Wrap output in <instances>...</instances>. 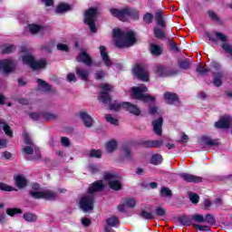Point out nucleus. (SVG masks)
<instances>
[{
  "label": "nucleus",
  "mask_w": 232,
  "mask_h": 232,
  "mask_svg": "<svg viewBox=\"0 0 232 232\" xmlns=\"http://www.w3.org/2000/svg\"><path fill=\"white\" fill-rule=\"evenodd\" d=\"M112 37L115 39L114 44L119 50H122V48H131V46L137 43V37L133 31L123 32L116 28L112 31Z\"/></svg>",
  "instance_id": "f257e3e1"
},
{
  "label": "nucleus",
  "mask_w": 232,
  "mask_h": 232,
  "mask_svg": "<svg viewBox=\"0 0 232 232\" xmlns=\"http://www.w3.org/2000/svg\"><path fill=\"white\" fill-rule=\"evenodd\" d=\"M110 14L112 17H116L119 21H121V23H128L130 19H133V21H139L140 18V13L139 10L130 7V6H125L121 9L119 8H111Z\"/></svg>",
  "instance_id": "f03ea898"
},
{
  "label": "nucleus",
  "mask_w": 232,
  "mask_h": 232,
  "mask_svg": "<svg viewBox=\"0 0 232 232\" xmlns=\"http://www.w3.org/2000/svg\"><path fill=\"white\" fill-rule=\"evenodd\" d=\"M205 35L206 37H208V41L214 43L215 44H218V40L221 41V43H223L221 44L222 50H224L225 53H229L230 56L232 57V45L227 44V35L220 32H206Z\"/></svg>",
  "instance_id": "7ed1b4c3"
},
{
  "label": "nucleus",
  "mask_w": 232,
  "mask_h": 232,
  "mask_svg": "<svg viewBox=\"0 0 232 232\" xmlns=\"http://www.w3.org/2000/svg\"><path fill=\"white\" fill-rule=\"evenodd\" d=\"M148 92V87L146 85H141L138 87L131 88L130 97L135 101H140L148 104V102H155L157 98L155 96H151L150 94L146 93Z\"/></svg>",
  "instance_id": "20e7f679"
},
{
  "label": "nucleus",
  "mask_w": 232,
  "mask_h": 232,
  "mask_svg": "<svg viewBox=\"0 0 232 232\" xmlns=\"http://www.w3.org/2000/svg\"><path fill=\"white\" fill-rule=\"evenodd\" d=\"M99 16V8L91 7L84 13L83 23L89 26L92 34H97V25L95 24L97 17Z\"/></svg>",
  "instance_id": "39448f33"
},
{
  "label": "nucleus",
  "mask_w": 232,
  "mask_h": 232,
  "mask_svg": "<svg viewBox=\"0 0 232 232\" xmlns=\"http://www.w3.org/2000/svg\"><path fill=\"white\" fill-rule=\"evenodd\" d=\"M100 88L102 91L98 95V101L103 104H111L112 101L111 93L113 92V87L110 83H101Z\"/></svg>",
  "instance_id": "423d86ee"
},
{
  "label": "nucleus",
  "mask_w": 232,
  "mask_h": 232,
  "mask_svg": "<svg viewBox=\"0 0 232 232\" xmlns=\"http://www.w3.org/2000/svg\"><path fill=\"white\" fill-rule=\"evenodd\" d=\"M103 179L104 181L108 183L109 188L113 189V191H121V189H122V183L119 180V175L104 172Z\"/></svg>",
  "instance_id": "0eeeda50"
},
{
  "label": "nucleus",
  "mask_w": 232,
  "mask_h": 232,
  "mask_svg": "<svg viewBox=\"0 0 232 232\" xmlns=\"http://www.w3.org/2000/svg\"><path fill=\"white\" fill-rule=\"evenodd\" d=\"M22 61L24 64H27L32 68V70H42L44 68H46V60H39L35 61V58H34L33 55H24L22 58Z\"/></svg>",
  "instance_id": "6e6552de"
},
{
  "label": "nucleus",
  "mask_w": 232,
  "mask_h": 232,
  "mask_svg": "<svg viewBox=\"0 0 232 232\" xmlns=\"http://www.w3.org/2000/svg\"><path fill=\"white\" fill-rule=\"evenodd\" d=\"M95 205V196L88 194L80 198L79 206L84 213H88V211H93V208Z\"/></svg>",
  "instance_id": "1a4fd4ad"
},
{
  "label": "nucleus",
  "mask_w": 232,
  "mask_h": 232,
  "mask_svg": "<svg viewBox=\"0 0 232 232\" xmlns=\"http://www.w3.org/2000/svg\"><path fill=\"white\" fill-rule=\"evenodd\" d=\"M132 73L139 79L140 81H143V82H148L150 81V75L146 71L144 70V67L140 65V63H137L133 68H132Z\"/></svg>",
  "instance_id": "9d476101"
},
{
  "label": "nucleus",
  "mask_w": 232,
  "mask_h": 232,
  "mask_svg": "<svg viewBox=\"0 0 232 232\" xmlns=\"http://www.w3.org/2000/svg\"><path fill=\"white\" fill-rule=\"evenodd\" d=\"M156 73L159 77H175V75H179V71L171 70L165 65H158L156 67Z\"/></svg>",
  "instance_id": "9b49d317"
},
{
  "label": "nucleus",
  "mask_w": 232,
  "mask_h": 232,
  "mask_svg": "<svg viewBox=\"0 0 232 232\" xmlns=\"http://www.w3.org/2000/svg\"><path fill=\"white\" fill-rule=\"evenodd\" d=\"M17 68V62L12 60H2L0 61V72L3 70L4 73H12L15 72Z\"/></svg>",
  "instance_id": "f8f14e48"
},
{
  "label": "nucleus",
  "mask_w": 232,
  "mask_h": 232,
  "mask_svg": "<svg viewBox=\"0 0 232 232\" xmlns=\"http://www.w3.org/2000/svg\"><path fill=\"white\" fill-rule=\"evenodd\" d=\"M163 99L166 104H169V106L180 104V98L179 97V94L175 92H166L163 94Z\"/></svg>",
  "instance_id": "ddd939ff"
},
{
  "label": "nucleus",
  "mask_w": 232,
  "mask_h": 232,
  "mask_svg": "<svg viewBox=\"0 0 232 232\" xmlns=\"http://www.w3.org/2000/svg\"><path fill=\"white\" fill-rule=\"evenodd\" d=\"M122 110L129 111V113H131V115H136V117H139V115H140V113H141L139 106H137L130 102H122Z\"/></svg>",
  "instance_id": "4468645a"
},
{
  "label": "nucleus",
  "mask_w": 232,
  "mask_h": 232,
  "mask_svg": "<svg viewBox=\"0 0 232 232\" xmlns=\"http://www.w3.org/2000/svg\"><path fill=\"white\" fill-rule=\"evenodd\" d=\"M231 126V116L221 117L215 122V128L218 130H227Z\"/></svg>",
  "instance_id": "2eb2a0df"
},
{
  "label": "nucleus",
  "mask_w": 232,
  "mask_h": 232,
  "mask_svg": "<svg viewBox=\"0 0 232 232\" xmlns=\"http://www.w3.org/2000/svg\"><path fill=\"white\" fill-rule=\"evenodd\" d=\"M180 179L184 180L185 182H190L193 184H200L204 179L202 177L195 176L193 174L188 173H180L179 174Z\"/></svg>",
  "instance_id": "dca6fc26"
},
{
  "label": "nucleus",
  "mask_w": 232,
  "mask_h": 232,
  "mask_svg": "<svg viewBox=\"0 0 232 232\" xmlns=\"http://www.w3.org/2000/svg\"><path fill=\"white\" fill-rule=\"evenodd\" d=\"M76 61L77 63H82L85 66H92L93 64V59H92V56L86 51L80 53L76 57Z\"/></svg>",
  "instance_id": "f3484780"
},
{
  "label": "nucleus",
  "mask_w": 232,
  "mask_h": 232,
  "mask_svg": "<svg viewBox=\"0 0 232 232\" xmlns=\"http://www.w3.org/2000/svg\"><path fill=\"white\" fill-rule=\"evenodd\" d=\"M104 190V183L102 180H96L88 188L89 195H93L94 193H99Z\"/></svg>",
  "instance_id": "a211bd4d"
},
{
  "label": "nucleus",
  "mask_w": 232,
  "mask_h": 232,
  "mask_svg": "<svg viewBox=\"0 0 232 232\" xmlns=\"http://www.w3.org/2000/svg\"><path fill=\"white\" fill-rule=\"evenodd\" d=\"M100 53H101L102 61H103L105 66H107L108 68L113 66V62L111 61V59H110V55L106 52V46L104 45L100 46Z\"/></svg>",
  "instance_id": "6ab92c4d"
},
{
  "label": "nucleus",
  "mask_w": 232,
  "mask_h": 232,
  "mask_svg": "<svg viewBox=\"0 0 232 232\" xmlns=\"http://www.w3.org/2000/svg\"><path fill=\"white\" fill-rule=\"evenodd\" d=\"M201 142L205 144V146H209L213 148V146H220V141L218 139H212L211 136L203 135L201 136Z\"/></svg>",
  "instance_id": "aec40b11"
},
{
  "label": "nucleus",
  "mask_w": 232,
  "mask_h": 232,
  "mask_svg": "<svg viewBox=\"0 0 232 232\" xmlns=\"http://www.w3.org/2000/svg\"><path fill=\"white\" fill-rule=\"evenodd\" d=\"M162 124H164V119L160 117L152 121L153 131L156 135H162Z\"/></svg>",
  "instance_id": "412c9836"
},
{
  "label": "nucleus",
  "mask_w": 232,
  "mask_h": 232,
  "mask_svg": "<svg viewBox=\"0 0 232 232\" xmlns=\"http://www.w3.org/2000/svg\"><path fill=\"white\" fill-rule=\"evenodd\" d=\"M80 118L82 119L85 128H92L93 126V118L86 111H80Z\"/></svg>",
  "instance_id": "4be33fe9"
},
{
  "label": "nucleus",
  "mask_w": 232,
  "mask_h": 232,
  "mask_svg": "<svg viewBox=\"0 0 232 232\" xmlns=\"http://www.w3.org/2000/svg\"><path fill=\"white\" fill-rule=\"evenodd\" d=\"M76 75L82 81L87 82L88 79H90V71L88 69H82L79 66L75 68Z\"/></svg>",
  "instance_id": "5701e85b"
},
{
  "label": "nucleus",
  "mask_w": 232,
  "mask_h": 232,
  "mask_svg": "<svg viewBox=\"0 0 232 232\" xmlns=\"http://www.w3.org/2000/svg\"><path fill=\"white\" fill-rule=\"evenodd\" d=\"M163 141L160 140H144L140 142V145L143 148H160V146H162Z\"/></svg>",
  "instance_id": "b1692460"
},
{
  "label": "nucleus",
  "mask_w": 232,
  "mask_h": 232,
  "mask_svg": "<svg viewBox=\"0 0 232 232\" xmlns=\"http://www.w3.org/2000/svg\"><path fill=\"white\" fill-rule=\"evenodd\" d=\"M15 180V186L16 188H19V189H24L26 186H28V179L24 178L23 175H18L14 178Z\"/></svg>",
  "instance_id": "393cba45"
},
{
  "label": "nucleus",
  "mask_w": 232,
  "mask_h": 232,
  "mask_svg": "<svg viewBox=\"0 0 232 232\" xmlns=\"http://www.w3.org/2000/svg\"><path fill=\"white\" fill-rule=\"evenodd\" d=\"M150 50L151 55H153L154 57H160V55H162V53H164V49L162 48V46L156 44H150Z\"/></svg>",
  "instance_id": "a878e982"
},
{
  "label": "nucleus",
  "mask_w": 232,
  "mask_h": 232,
  "mask_svg": "<svg viewBox=\"0 0 232 232\" xmlns=\"http://www.w3.org/2000/svg\"><path fill=\"white\" fill-rule=\"evenodd\" d=\"M224 78V72H218L213 73L212 77V82L214 86L217 88H220L222 86V79Z\"/></svg>",
  "instance_id": "bb28decb"
},
{
  "label": "nucleus",
  "mask_w": 232,
  "mask_h": 232,
  "mask_svg": "<svg viewBox=\"0 0 232 232\" xmlns=\"http://www.w3.org/2000/svg\"><path fill=\"white\" fill-rule=\"evenodd\" d=\"M66 12H72V5L66 3H60L55 9L56 14H66Z\"/></svg>",
  "instance_id": "cd10ccee"
},
{
  "label": "nucleus",
  "mask_w": 232,
  "mask_h": 232,
  "mask_svg": "<svg viewBox=\"0 0 232 232\" xmlns=\"http://www.w3.org/2000/svg\"><path fill=\"white\" fill-rule=\"evenodd\" d=\"M17 47H15L14 44H5L2 46L1 53L3 55H10V53H14L15 52Z\"/></svg>",
  "instance_id": "c85d7f7f"
},
{
  "label": "nucleus",
  "mask_w": 232,
  "mask_h": 232,
  "mask_svg": "<svg viewBox=\"0 0 232 232\" xmlns=\"http://www.w3.org/2000/svg\"><path fill=\"white\" fill-rule=\"evenodd\" d=\"M155 20L158 26H160L161 28H166V22H164V17L162 15L161 10H158L155 13Z\"/></svg>",
  "instance_id": "c756f323"
},
{
  "label": "nucleus",
  "mask_w": 232,
  "mask_h": 232,
  "mask_svg": "<svg viewBox=\"0 0 232 232\" xmlns=\"http://www.w3.org/2000/svg\"><path fill=\"white\" fill-rule=\"evenodd\" d=\"M43 198L44 200L55 201L57 200V192L52 190H45L43 192Z\"/></svg>",
  "instance_id": "7c9ffc66"
},
{
  "label": "nucleus",
  "mask_w": 232,
  "mask_h": 232,
  "mask_svg": "<svg viewBox=\"0 0 232 232\" xmlns=\"http://www.w3.org/2000/svg\"><path fill=\"white\" fill-rule=\"evenodd\" d=\"M179 222L181 226H193V216H181L179 218Z\"/></svg>",
  "instance_id": "2f4dec72"
},
{
  "label": "nucleus",
  "mask_w": 232,
  "mask_h": 232,
  "mask_svg": "<svg viewBox=\"0 0 232 232\" xmlns=\"http://www.w3.org/2000/svg\"><path fill=\"white\" fill-rule=\"evenodd\" d=\"M0 124H3V130L7 137L12 139L14 137V130L10 128V125L5 121H0Z\"/></svg>",
  "instance_id": "473e14b6"
},
{
  "label": "nucleus",
  "mask_w": 232,
  "mask_h": 232,
  "mask_svg": "<svg viewBox=\"0 0 232 232\" xmlns=\"http://www.w3.org/2000/svg\"><path fill=\"white\" fill-rule=\"evenodd\" d=\"M36 82H38L43 92H50L52 90V85L44 81L43 79H36Z\"/></svg>",
  "instance_id": "72a5a7b5"
},
{
  "label": "nucleus",
  "mask_w": 232,
  "mask_h": 232,
  "mask_svg": "<svg viewBox=\"0 0 232 232\" xmlns=\"http://www.w3.org/2000/svg\"><path fill=\"white\" fill-rule=\"evenodd\" d=\"M23 218L25 220V222H37V215L32 212L24 213Z\"/></svg>",
  "instance_id": "f704fd0d"
},
{
  "label": "nucleus",
  "mask_w": 232,
  "mask_h": 232,
  "mask_svg": "<svg viewBox=\"0 0 232 232\" xmlns=\"http://www.w3.org/2000/svg\"><path fill=\"white\" fill-rule=\"evenodd\" d=\"M163 160L164 159L162 158V155L154 154L150 158V164H153V166H159V164H162Z\"/></svg>",
  "instance_id": "c9c22d12"
},
{
  "label": "nucleus",
  "mask_w": 232,
  "mask_h": 232,
  "mask_svg": "<svg viewBox=\"0 0 232 232\" xmlns=\"http://www.w3.org/2000/svg\"><path fill=\"white\" fill-rule=\"evenodd\" d=\"M119 218H117V216H111L106 219L107 226H110L111 227L119 226Z\"/></svg>",
  "instance_id": "e433bc0d"
},
{
  "label": "nucleus",
  "mask_w": 232,
  "mask_h": 232,
  "mask_svg": "<svg viewBox=\"0 0 232 232\" xmlns=\"http://www.w3.org/2000/svg\"><path fill=\"white\" fill-rule=\"evenodd\" d=\"M5 213L8 217H15V215H23V209L17 208H7Z\"/></svg>",
  "instance_id": "4c0bfd02"
},
{
  "label": "nucleus",
  "mask_w": 232,
  "mask_h": 232,
  "mask_svg": "<svg viewBox=\"0 0 232 232\" xmlns=\"http://www.w3.org/2000/svg\"><path fill=\"white\" fill-rule=\"evenodd\" d=\"M179 66L180 70H189L191 68V63L189 62V59L185 58L179 62Z\"/></svg>",
  "instance_id": "58836bf2"
},
{
  "label": "nucleus",
  "mask_w": 232,
  "mask_h": 232,
  "mask_svg": "<svg viewBox=\"0 0 232 232\" xmlns=\"http://www.w3.org/2000/svg\"><path fill=\"white\" fill-rule=\"evenodd\" d=\"M117 146H118L117 140H111L108 141L106 144L107 151H109V153H113V151L117 150Z\"/></svg>",
  "instance_id": "ea45409f"
},
{
  "label": "nucleus",
  "mask_w": 232,
  "mask_h": 232,
  "mask_svg": "<svg viewBox=\"0 0 232 232\" xmlns=\"http://www.w3.org/2000/svg\"><path fill=\"white\" fill-rule=\"evenodd\" d=\"M140 217L144 218V220H154L155 216L151 212H148L145 209H141Z\"/></svg>",
  "instance_id": "a19ab883"
},
{
  "label": "nucleus",
  "mask_w": 232,
  "mask_h": 232,
  "mask_svg": "<svg viewBox=\"0 0 232 232\" xmlns=\"http://www.w3.org/2000/svg\"><path fill=\"white\" fill-rule=\"evenodd\" d=\"M29 32L33 34V35H35V34H39L41 30H43V26L35 24H28Z\"/></svg>",
  "instance_id": "79ce46f5"
},
{
  "label": "nucleus",
  "mask_w": 232,
  "mask_h": 232,
  "mask_svg": "<svg viewBox=\"0 0 232 232\" xmlns=\"http://www.w3.org/2000/svg\"><path fill=\"white\" fill-rule=\"evenodd\" d=\"M154 37H156V39H160V40H162V39H166V33L159 28V27H155L154 28Z\"/></svg>",
  "instance_id": "37998d69"
},
{
  "label": "nucleus",
  "mask_w": 232,
  "mask_h": 232,
  "mask_svg": "<svg viewBox=\"0 0 232 232\" xmlns=\"http://www.w3.org/2000/svg\"><path fill=\"white\" fill-rule=\"evenodd\" d=\"M207 66L208 65L202 66L198 64L196 68L197 73H198L199 75H205V73H209V72H211V69L207 68Z\"/></svg>",
  "instance_id": "c03bdc74"
},
{
  "label": "nucleus",
  "mask_w": 232,
  "mask_h": 232,
  "mask_svg": "<svg viewBox=\"0 0 232 232\" xmlns=\"http://www.w3.org/2000/svg\"><path fill=\"white\" fill-rule=\"evenodd\" d=\"M160 193L161 197H167V198L173 197V192L168 187H162Z\"/></svg>",
  "instance_id": "a18cd8bd"
},
{
  "label": "nucleus",
  "mask_w": 232,
  "mask_h": 232,
  "mask_svg": "<svg viewBox=\"0 0 232 232\" xmlns=\"http://www.w3.org/2000/svg\"><path fill=\"white\" fill-rule=\"evenodd\" d=\"M41 115L43 117V119H44V121H53V119H57V115L53 114L52 112H48V111H42Z\"/></svg>",
  "instance_id": "49530a36"
},
{
  "label": "nucleus",
  "mask_w": 232,
  "mask_h": 232,
  "mask_svg": "<svg viewBox=\"0 0 232 232\" xmlns=\"http://www.w3.org/2000/svg\"><path fill=\"white\" fill-rule=\"evenodd\" d=\"M205 222H207V224H209V226H215V224H217V218H215V216H213L212 214H206Z\"/></svg>",
  "instance_id": "de8ad7c7"
},
{
  "label": "nucleus",
  "mask_w": 232,
  "mask_h": 232,
  "mask_svg": "<svg viewBox=\"0 0 232 232\" xmlns=\"http://www.w3.org/2000/svg\"><path fill=\"white\" fill-rule=\"evenodd\" d=\"M106 72L102 71V70H98L96 71V72L94 73V79L96 81H104V77H106Z\"/></svg>",
  "instance_id": "09e8293b"
},
{
  "label": "nucleus",
  "mask_w": 232,
  "mask_h": 232,
  "mask_svg": "<svg viewBox=\"0 0 232 232\" xmlns=\"http://www.w3.org/2000/svg\"><path fill=\"white\" fill-rule=\"evenodd\" d=\"M192 227H194L195 229H198V231H211V227L206 225H198L194 223L192 224Z\"/></svg>",
  "instance_id": "8fccbe9b"
},
{
  "label": "nucleus",
  "mask_w": 232,
  "mask_h": 232,
  "mask_svg": "<svg viewBox=\"0 0 232 232\" xmlns=\"http://www.w3.org/2000/svg\"><path fill=\"white\" fill-rule=\"evenodd\" d=\"M0 190L1 191H17L15 188L9 186L8 184L5 182H0Z\"/></svg>",
  "instance_id": "3c124183"
},
{
  "label": "nucleus",
  "mask_w": 232,
  "mask_h": 232,
  "mask_svg": "<svg viewBox=\"0 0 232 232\" xmlns=\"http://www.w3.org/2000/svg\"><path fill=\"white\" fill-rule=\"evenodd\" d=\"M168 43H169V48H170L171 52H175V53L180 52V48H179V45H177L175 44V42H173V39L169 38Z\"/></svg>",
  "instance_id": "603ef678"
},
{
  "label": "nucleus",
  "mask_w": 232,
  "mask_h": 232,
  "mask_svg": "<svg viewBox=\"0 0 232 232\" xmlns=\"http://www.w3.org/2000/svg\"><path fill=\"white\" fill-rule=\"evenodd\" d=\"M89 157L91 159H101L102 157V152L99 150H91Z\"/></svg>",
  "instance_id": "864d4df0"
},
{
  "label": "nucleus",
  "mask_w": 232,
  "mask_h": 232,
  "mask_svg": "<svg viewBox=\"0 0 232 232\" xmlns=\"http://www.w3.org/2000/svg\"><path fill=\"white\" fill-rule=\"evenodd\" d=\"M192 220H194V222H198V224H204L205 217L202 214H194L192 216Z\"/></svg>",
  "instance_id": "5fc2aeb1"
},
{
  "label": "nucleus",
  "mask_w": 232,
  "mask_h": 232,
  "mask_svg": "<svg viewBox=\"0 0 232 232\" xmlns=\"http://www.w3.org/2000/svg\"><path fill=\"white\" fill-rule=\"evenodd\" d=\"M143 22L146 24H151V23H153V14L146 13L145 14H143Z\"/></svg>",
  "instance_id": "6e6d98bb"
},
{
  "label": "nucleus",
  "mask_w": 232,
  "mask_h": 232,
  "mask_svg": "<svg viewBox=\"0 0 232 232\" xmlns=\"http://www.w3.org/2000/svg\"><path fill=\"white\" fill-rule=\"evenodd\" d=\"M208 15L212 21H216V23H220V17H218V14H217V13H215L213 10H208Z\"/></svg>",
  "instance_id": "4d7b16f0"
},
{
  "label": "nucleus",
  "mask_w": 232,
  "mask_h": 232,
  "mask_svg": "<svg viewBox=\"0 0 232 232\" xmlns=\"http://www.w3.org/2000/svg\"><path fill=\"white\" fill-rule=\"evenodd\" d=\"M105 119L107 122H110L111 124H113L114 126H119V120L113 118L111 114H106Z\"/></svg>",
  "instance_id": "13d9d810"
},
{
  "label": "nucleus",
  "mask_w": 232,
  "mask_h": 232,
  "mask_svg": "<svg viewBox=\"0 0 232 232\" xmlns=\"http://www.w3.org/2000/svg\"><path fill=\"white\" fill-rule=\"evenodd\" d=\"M189 200L192 202V204H198L200 200V196L197 193L190 192L189 194Z\"/></svg>",
  "instance_id": "bf43d9fd"
},
{
  "label": "nucleus",
  "mask_w": 232,
  "mask_h": 232,
  "mask_svg": "<svg viewBox=\"0 0 232 232\" xmlns=\"http://www.w3.org/2000/svg\"><path fill=\"white\" fill-rule=\"evenodd\" d=\"M121 108H122V102L110 103L109 105V110H111V111H120Z\"/></svg>",
  "instance_id": "052dcab7"
},
{
  "label": "nucleus",
  "mask_w": 232,
  "mask_h": 232,
  "mask_svg": "<svg viewBox=\"0 0 232 232\" xmlns=\"http://www.w3.org/2000/svg\"><path fill=\"white\" fill-rule=\"evenodd\" d=\"M43 193L44 191H34V190H31L29 192V194L36 200H39L41 198H43Z\"/></svg>",
  "instance_id": "680f3d73"
},
{
  "label": "nucleus",
  "mask_w": 232,
  "mask_h": 232,
  "mask_svg": "<svg viewBox=\"0 0 232 232\" xmlns=\"http://www.w3.org/2000/svg\"><path fill=\"white\" fill-rule=\"evenodd\" d=\"M24 142L27 146H34V141H32V139H30V134L28 132L24 133Z\"/></svg>",
  "instance_id": "e2e57ef3"
},
{
  "label": "nucleus",
  "mask_w": 232,
  "mask_h": 232,
  "mask_svg": "<svg viewBox=\"0 0 232 232\" xmlns=\"http://www.w3.org/2000/svg\"><path fill=\"white\" fill-rule=\"evenodd\" d=\"M155 215L157 217H166V208L158 207L155 209Z\"/></svg>",
  "instance_id": "0e129e2a"
},
{
  "label": "nucleus",
  "mask_w": 232,
  "mask_h": 232,
  "mask_svg": "<svg viewBox=\"0 0 232 232\" xmlns=\"http://www.w3.org/2000/svg\"><path fill=\"white\" fill-rule=\"evenodd\" d=\"M29 117L30 119H32V121H34L35 122H37L40 121L42 115H41V112H30Z\"/></svg>",
  "instance_id": "69168bd1"
},
{
  "label": "nucleus",
  "mask_w": 232,
  "mask_h": 232,
  "mask_svg": "<svg viewBox=\"0 0 232 232\" xmlns=\"http://www.w3.org/2000/svg\"><path fill=\"white\" fill-rule=\"evenodd\" d=\"M125 204H126L127 208H133L136 206V202L133 198H127L125 200Z\"/></svg>",
  "instance_id": "338daca9"
},
{
  "label": "nucleus",
  "mask_w": 232,
  "mask_h": 232,
  "mask_svg": "<svg viewBox=\"0 0 232 232\" xmlns=\"http://www.w3.org/2000/svg\"><path fill=\"white\" fill-rule=\"evenodd\" d=\"M123 151H124V153H125V158H126L128 160H131V150H130V148L124 147V148H123Z\"/></svg>",
  "instance_id": "774afa93"
}]
</instances>
